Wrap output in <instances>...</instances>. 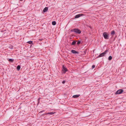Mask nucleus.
Listing matches in <instances>:
<instances>
[{"label": "nucleus", "mask_w": 126, "mask_h": 126, "mask_svg": "<svg viewBox=\"0 0 126 126\" xmlns=\"http://www.w3.org/2000/svg\"><path fill=\"white\" fill-rule=\"evenodd\" d=\"M71 32H73L77 34H79L81 33V31L77 28H75L71 30Z\"/></svg>", "instance_id": "1"}, {"label": "nucleus", "mask_w": 126, "mask_h": 126, "mask_svg": "<svg viewBox=\"0 0 126 126\" xmlns=\"http://www.w3.org/2000/svg\"><path fill=\"white\" fill-rule=\"evenodd\" d=\"M109 50L108 49H106V50L104 52L100 54L97 57V58H98L104 56H105V55L106 54L107 52Z\"/></svg>", "instance_id": "2"}, {"label": "nucleus", "mask_w": 126, "mask_h": 126, "mask_svg": "<svg viewBox=\"0 0 126 126\" xmlns=\"http://www.w3.org/2000/svg\"><path fill=\"white\" fill-rule=\"evenodd\" d=\"M103 36L104 38L106 39H109V34L106 32H104L103 33Z\"/></svg>", "instance_id": "3"}, {"label": "nucleus", "mask_w": 126, "mask_h": 126, "mask_svg": "<svg viewBox=\"0 0 126 126\" xmlns=\"http://www.w3.org/2000/svg\"><path fill=\"white\" fill-rule=\"evenodd\" d=\"M124 92V90L122 89H120L118 90L115 94H121Z\"/></svg>", "instance_id": "4"}, {"label": "nucleus", "mask_w": 126, "mask_h": 126, "mask_svg": "<svg viewBox=\"0 0 126 126\" xmlns=\"http://www.w3.org/2000/svg\"><path fill=\"white\" fill-rule=\"evenodd\" d=\"M62 70L63 73L64 74H65L66 72L67 71H68V70L67 69V68L63 65L62 66Z\"/></svg>", "instance_id": "5"}, {"label": "nucleus", "mask_w": 126, "mask_h": 126, "mask_svg": "<svg viewBox=\"0 0 126 126\" xmlns=\"http://www.w3.org/2000/svg\"><path fill=\"white\" fill-rule=\"evenodd\" d=\"M84 15L83 14H79L75 16V18H77Z\"/></svg>", "instance_id": "6"}, {"label": "nucleus", "mask_w": 126, "mask_h": 126, "mask_svg": "<svg viewBox=\"0 0 126 126\" xmlns=\"http://www.w3.org/2000/svg\"><path fill=\"white\" fill-rule=\"evenodd\" d=\"M71 52L74 54H79V52L75 50H71Z\"/></svg>", "instance_id": "7"}, {"label": "nucleus", "mask_w": 126, "mask_h": 126, "mask_svg": "<svg viewBox=\"0 0 126 126\" xmlns=\"http://www.w3.org/2000/svg\"><path fill=\"white\" fill-rule=\"evenodd\" d=\"M48 10V8L47 7H45L43 10V12H46Z\"/></svg>", "instance_id": "8"}, {"label": "nucleus", "mask_w": 126, "mask_h": 126, "mask_svg": "<svg viewBox=\"0 0 126 126\" xmlns=\"http://www.w3.org/2000/svg\"><path fill=\"white\" fill-rule=\"evenodd\" d=\"M80 95V94L74 95L72 97L74 98H77L79 97Z\"/></svg>", "instance_id": "9"}, {"label": "nucleus", "mask_w": 126, "mask_h": 126, "mask_svg": "<svg viewBox=\"0 0 126 126\" xmlns=\"http://www.w3.org/2000/svg\"><path fill=\"white\" fill-rule=\"evenodd\" d=\"M55 113V112H49L46 114H50L52 115L53 114H54Z\"/></svg>", "instance_id": "10"}, {"label": "nucleus", "mask_w": 126, "mask_h": 126, "mask_svg": "<svg viewBox=\"0 0 126 126\" xmlns=\"http://www.w3.org/2000/svg\"><path fill=\"white\" fill-rule=\"evenodd\" d=\"M77 41H74L71 44L72 45H75Z\"/></svg>", "instance_id": "11"}, {"label": "nucleus", "mask_w": 126, "mask_h": 126, "mask_svg": "<svg viewBox=\"0 0 126 126\" xmlns=\"http://www.w3.org/2000/svg\"><path fill=\"white\" fill-rule=\"evenodd\" d=\"M20 65H18L17 67H16V69L18 70V71H19V70H20Z\"/></svg>", "instance_id": "12"}, {"label": "nucleus", "mask_w": 126, "mask_h": 126, "mask_svg": "<svg viewBox=\"0 0 126 126\" xmlns=\"http://www.w3.org/2000/svg\"><path fill=\"white\" fill-rule=\"evenodd\" d=\"M115 33V32L114 30L112 31L111 33V34L112 35H114Z\"/></svg>", "instance_id": "13"}, {"label": "nucleus", "mask_w": 126, "mask_h": 126, "mask_svg": "<svg viewBox=\"0 0 126 126\" xmlns=\"http://www.w3.org/2000/svg\"><path fill=\"white\" fill-rule=\"evenodd\" d=\"M14 60L13 59H9L8 61L9 62H13L14 61Z\"/></svg>", "instance_id": "14"}, {"label": "nucleus", "mask_w": 126, "mask_h": 126, "mask_svg": "<svg viewBox=\"0 0 126 126\" xmlns=\"http://www.w3.org/2000/svg\"><path fill=\"white\" fill-rule=\"evenodd\" d=\"M56 24V22L55 21H53L52 22V24L53 25H55Z\"/></svg>", "instance_id": "15"}, {"label": "nucleus", "mask_w": 126, "mask_h": 126, "mask_svg": "<svg viewBox=\"0 0 126 126\" xmlns=\"http://www.w3.org/2000/svg\"><path fill=\"white\" fill-rule=\"evenodd\" d=\"M27 43L30 44H32L33 43V42L32 41H30L28 42Z\"/></svg>", "instance_id": "16"}, {"label": "nucleus", "mask_w": 126, "mask_h": 126, "mask_svg": "<svg viewBox=\"0 0 126 126\" xmlns=\"http://www.w3.org/2000/svg\"><path fill=\"white\" fill-rule=\"evenodd\" d=\"M112 59V57L111 56H110L109 57L108 59L109 61H110Z\"/></svg>", "instance_id": "17"}, {"label": "nucleus", "mask_w": 126, "mask_h": 126, "mask_svg": "<svg viewBox=\"0 0 126 126\" xmlns=\"http://www.w3.org/2000/svg\"><path fill=\"white\" fill-rule=\"evenodd\" d=\"M81 43V41H79V40H78V41H77V44L78 45H79Z\"/></svg>", "instance_id": "18"}, {"label": "nucleus", "mask_w": 126, "mask_h": 126, "mask_svg": "<svg viewBox=\"0 0 126 126\" xmlns=\"http://www.w3.org/2000/svg\"><path fill=\"white\" fill-rule=\"evenodd\" d=\"M87 51V49H85V50L84 51V53L85 54H86V53Z\"/></svg>", "instance_id": "19"}, {"label": "nucleus", "mask_w": 126, "mask_h": 126, "mask_svg": "<svg viewBox=\"0 0 126 126\" xmlns=\"http://www.w3.org/2000/svg\"><path fill=\"white\" fill-rule=\"evenodd\" d=\"M95 66L94 65H93L92 66V68L93 69L95 67Z\"/></svg>", "instance_id": "20"}, {"label": "nucleus", "mask_w": 126, "mask_h": 126, "mask_svg": "<svg viewBox=\"0 0 126 126\" xmlns=\"http://www.w3.org/2000/svg\"><path fill=\"white\" fill-rule=\"evenodd\" d=\"M65 82V80H63L62 82V83L63 84H64Z\"/></svg>", "instance_id": "21"}, {"label": "nucleus", "mask_w": 126, "mask_h": 126, "mask_svg": "<svg viewBox=\"0 0 126 126\" xmlns=\"http://www.w3.org/2000/svg\"><path fill=\"white\" fill-rule=\"evenodd\" d=\"M45 111V110H42V111H40V112H39V113H42L44 112Z\"/></svg>", "instance_id": "22"}, {"label": "nucleus", "mask_w": 126, "mask_h": 126, "mask_svg": "<svg viewBox=\"0 0 126 126\" xmlns=\"http://www.w3.org/2000/svg\"><path fill=\"white\" fill-rule=\"evenodd\" d=\"M88 27L91 29H93V27L91 26H89Z\"/></svg>", "instance_id": "23"}, {"label": "nucleus", "mask_w": 126, "mask_h": 126, "mask_svg": "<svg viewBox=\"0 0 126 126\" xmlns=\"http://www.w3.org/2000/svg\"><path fill=\"white\" fill-rule=\"evenodd\" d=\"M38 103H37V105H38L39 103L40 102V101H38Z\"/></svg>", "instance_id": "24"}, {"label": "nucleus", "mask_w": 126, "mask_h": 126, "mask_svg": "<svg viewBox=\"0 0 126 126\" xmlns=\"http://www.w3.org/2000/svg\"><path fill=\"white\" fill-rule=\"evenodd\" d=\"M40 98H39L38 99V101H40Z\"/></svg>", "instance_id": "25"}, {"label": "nucleus", "mask_w": 126, "mask_h": 126, "mask_svg": "<svg viewBox=\"0 0 126 126\" xmlns=\"http://www.w3.org/2000/svg\"><path fill=\"white\" fill-rule=\"evenodd\" d=\"M10 48L11 49H13V47L12 46V47H10Z\"/></svg>", "instance_id": "26"}, {"label": "nucleus", "mask_w": 126, "mask_h": 126, "mask_svg": "<svg viewBox=\"0 0 126 126\" xmlns=\"http://www.w3.org/2000/svg\"><path fill=\"white\" fill-rule=\"evenodd\" d=\"M39 40L40 41H41L42 40L41 39H39Z\"/></svg>", "instance_id": "27"}, {"label": "nucleus", "mask_w": 126, "mask_h": 126, "mask_svg": "<svg viewBox=\"0 0 126 126\" xmlns=\"http://www.w3.org/2000/svg\"><path fill=\"white\" fill-rule=\"evenodd\" d=\"M20 0V1H22L23 0Z\"/></svg>", "instance_id": "28"}]
</instances>
